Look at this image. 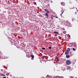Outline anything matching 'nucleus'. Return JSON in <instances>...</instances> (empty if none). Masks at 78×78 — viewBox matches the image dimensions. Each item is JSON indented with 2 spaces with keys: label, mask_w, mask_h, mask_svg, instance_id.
<instances>
[{
  "label": "nucleus",
  "mask_w": 78,
  "mask_h": 78,
  "mask_svg": "<svg viewBox=\"0 0 78 78\" xmlns=\"http://www.w3.org/2000/svg\"><path fill=\"white\" fill-rule=\"evenodd\" d=\"M1 76H6V75L3 74H1Z\"/></svg>",
  "instance_id": "nucleus-6"
},
{
  "label": "nucleus",
  "mask_w": 78,
  "mask_h": 78,
  "mask_svg": "<svg viewBox=\"0 0 78 78\" xmlns=\"http://www.w3.org/2000/svg\"><path fill=\"white\" fill-rule=\"evenodd\" d=\"M49 49H51V46H50L49 47Z\"/></svg>",
  "instance_id": "nucleus-16"
},
{
  "label": "nucleus",
  "mask_w": 78,
  "mask_h": 78,
  "mask_svg": "<svg viewBox=\"0 0 78 78\" xmlns=\"http://www.w3.org/2000/svg\"><path fill=\"white\" fill-rule=\"evenodd\" d=\"M6 75H7V76H9V73H7Z\"/></svg>",
  "instance_id": "nucleus-17"
},
{
  "label": "nucleus",
  "mask_w": 78,
  "mask_h": 78,
  "mask_svg": "<svg viewBox=\"0 0 78 78\" xmlns=\"http://www.w3.org/2000/svg\"><path fill=\"white\" fill-rule=\"evenodd\" d=\"M54 33H55V34H58L59 33L58 32L54 31L53 32Z\"/></svg>",
  "instance_id": "nucleus-10"
},
{
  "label": "nucleus",
  "mask_w": 78,
  "mask_h": 78,
  "mask_svg": "<svg viewBox=\"0 0 78 78\" xmlns=\"http://www.w3.org/2000/svg\"><path fill=\"white\" fill-rule=\"evenodd\" d=\"M64 10H63V9H62V10H61V12H62L61 15H62V14L64 13Z\"/></svg>",
  "instance_id": "nucleus-5"
},
{
  "label": "nucleus",
  "mask_w": 78,
  "mask_h": 78,
  "mask_svg": "<svg viewBox=\"0 0 78 78\" xmlns=\"http://www.w3.org/2000/svg\"><path fill=\"white\" fill-rule=\"evenodd\" d=\"M47 18H48V17H47Z\"/></svg>",
  "instance_id": "nucleus-25"
},
{
  "label": "nucleus",
  "mask_w": 78,
  "mask_h": 78,
  "mask_svg": "<svg viewBox=\"0 0 78 78\" xmlns=\"http://www.w3.org/2000/svg\"><path fill=\"white\" fill-rule=\"evenodd\" d=\"M73 51H75V50H76V49H75V48H73Z\"/></svg>",
  "instance_id": "nucleus-14"
},
{
  "label": "nucleus",
  "mask_w": 78,
  "mask_h": 78,
  "mask_svg": "<svg viewBox=\"0 0 78 78\" xmlns=\"http://www.w3.org/2000/svg\"><path fill=\"white\" fill-rule=\"evenodd\" d=\"M65 70H66V68H64L63 67H62V71H64Z\"/></svg>",
  "instance_id": "nucleus-4"
},
{
  "label": "nucleus",
  "mask_w": 78,
  "mask_h": 78,
  "mask_svg": "<svg viewBox=\"0 0 78 78\" xmlns=\"http://www.w3.org/2000/svg\"><path fill=\"white\" fill-rule=\"evenodd\" d=\"M42 49L43 50H45V48H42Z\"/></svg>",
  "instance_id": "nucleus-18"
},
{
  "label": "nucleus",
  "mask_w": 78,
  "mask_h": 78,
  "mask_svg": "<svg viewBox=\"0 0 78 78\" xmlns=\"http://www.w3.org/2000/svg\"><path fill=\"white\" fill-rule=\"evenodd\" d=\"M77 13H76V12H75V14H76Z\"/></svg>",
  "instance_id": "nucleus-23"
},
{
  "label": "nucleus",
  "mask_w": 78,
  "mask_h": 78,
  "mask_svg": "<svg viewBox=\"0 0 78 78\" xmlns=\"http://www.w3.org/2000/svg\"><path fill=\"white\" fill-rule=\"evenodd\" d=\"M31 57H32V58H31V59H33V60L34 59V55H31Z\"/></svg>",
  "instance_id": "nucleus-3"
},
{
  "label": "nucleus",
  "mask_w": 78,
  "mask_h": 78,
  "mask_svg": "<svg viewBox=\"0 0 78 78\" xmlns=\"http://www.w3.org/2000/svg\"><path fill=\"white\" fill-rule=\"evenodd\" d=\"M42 78H45L43 77Z\"/></svg>",
  "instance_id": "nucleus-30"
},
{
  "label": "nucleus",
  "mask_w": 78,
  "mask_h": 78,
  "mask_svg": "<svg viewBox=\"0 0 78 78\" xmlns=\"http://www.w3.org/2000/svg\"><path fill=\"white\" fill-rule=\"evenodd\" d=\"M44 57H45V56H44Z\"/></svg>",
  "instance_id": "nucleus-28"
},
{
  "label": "nucleus",
  "mask_w": 78,
  "mask_h": 78,
  "mask_svg": "<svg viewBox=\"0 0 78 78\" xmlns=\"http://www.w3.org/2000/svg\"><path fill=\"white\" fill-rule=\"evenodd\" d=\"M69 23H70L69 22Z\"/></svg>",
  "instance_id": "nucleus-29"
},
{
  "label": "nucleus",
  "mask_w": 78,
  "mask_h": 78,
  "mask_svg": "<svg viewBox=\"0 0 78 78\" xmlns=\"http://www.w3.org/2000/svg\"><path fill=\"white\" fill-rule=\"evenodd\" d=\"M75 44V45H76V44Z\"/></svg>",
  "instance_id": "nucleus-24"
},
{
  "label": "nucleus",
  "mask_w": 78,
  "mask_h": 78,
  "mask_svg": "<svg viewBox=\"0 0 78 78\" xmlns=\"http://www.w3.org/2000/svg\"><path fill=\"white\" fill-rule=\"evenodd\" d=\"M8 58H7L6 57V58H5L6 59H7Z\"/></svg>",
  "instance_id": "nucleus-26"
},
{
  "label": "nucleus",
  "mask_w": 78,
  "mask_h": 78,
  "mask_svg": "<svg viewBox=\"0 0 78 78\" xmlns=\"http://www.w3.org/2000/svg\"><path fill=\"white\" fill-rule=\"evenodd\" d=\"M66 58H70V55H66Z\"/></svg>",
  "instance_id": "nucleus-7"
},
{
  "label": "nucleus",
  "mask_w": 78,
  "mask_h": 78,
  "mask_svg": "<svg viewBox=\"0 0 78 78\" xmlns=\"http://www.w3.org/2000/svg\"><path fill=\"white\" fill-rule=\"evenodd\" d=\"M63 34H66V31H64L63 32Z\"/></svg>",
  "instance_id": "nucleus-15"
},
{
  "label": "nucleus",
  "mask_w": 78,
  "mask_h": 78,
  "mask_svg": "<svg viewBox=\"0 0 78 78\" xmlns=\"http://www.w3.org/2000/svg\"><path fill=\"white\" fill-rule=\"evenodd\" d=\"M2 59H5V58L3 57L2 58Z\"/></svg>",
  "instance_id": "nucleus-19"
},
{
  "label": "nucleus",
  "mask_w": 78,
  "mask_h": 78,
  "mask_svg": "<svg viewBox=\"0 0 78 78\" xmlns=\"http://www.w3.org/2000/svg\"><path fill=\"white\" fill-rule=\"evenodd\" d=\"M48 76V75H47V76Z\"/></svg>",
  "instance_id": "nucleus-27"
},
{
  "label": "nucleus",
  "mask_w": 78,
  "mask_h": 78,
  "mask_svg": "<svg viewBox=\"0 0 78 78\" xmlns=\"http://www.w3.org/2000/svg\"><path fill=\"white\" fill-rule=\"evenodd\" d=\"M65 54L66 55H68V54H69V51H66L65 52Z\"/></svg>",
  "instance_id": "nucleus-2"
},
{
  "label": "nucleus",
  "mask_w": 78,
  "mask_h": 78,
  "mask_svg": "<svg viewBox=\"0 0 78 78\" xmlns=\"http://www.w3.org/2000/svg\"><path fill=\"white\" fill-rule=\"evenodd\" d=\"M51 20H53V17L51 16Z\"/></svg>",
  "instance_id": "nucleus-20"
},
{
  "label": "nucleus",
  "mask_w": 78,
  "mask_h": 78,
  "mask_svg": "<svg viewBox=\"0 0 78 78\" xmlns=\"http://www.w3.org/2000/svg\"><path fill=\"white\" fill-rule=\"evenodd\" d=\"M61 4L63 6H64V3L63 2H62Z\"/></svg>",
  "instance_id": "nucleus-13"
},
{
  "label": "nucleus",
  "mask_w": 78,
  "mask_h": 78,
  "mask_svg": "<svg viewBox=\"0 0 78 78\" xmlns=\"http://www.w3.org/2000/svg\"><path fill=\"white\" fill-rule=\"evenodd\" d=\"M70 48H68L67 49L66 51H70Z\"/></svg>",
  "instance_id": "nucleus-9"
},
{
  "label": "nucleus",
  "mask_w": 78,
  "mask_h": 78,
  "mask_svg": "<svg viewBox=\"0 0 78 78\" xmlns=\"http://www.w3.org/2000/svg\"><path fill=\"white\" fill-rule=\"evenodd\" d=\"M42 58L43 59H44V56H43Z\"/></svg>",
  "instance_id": "nucleus-21"
},
{
  "label": "nucleus",
  "mask_w": 78,
  "mask_h": 78,
  "mask_svg": "<svg viewBox=\"0 0 78 78\" xmlns=\"http://www.w3.org/2000/svg\"><path fill=\"white\" fill-rule=\"evenodd\" d=\"M2 58V57L0 55V58Z\"/></svg>",
  "instance_id": "nucleus-22"
},
{
  "label": "nucleus",
  "mask_w": 78,
  "mask_h": 78,
  "mask_svg": "<svg viewBox=\"0 0 78 78\" xmlns=\"http://www.w3.org/2000/svg\"><path fill=\"white\" fill-rule=\"evenodd\" d=\"M70 66H67V70H69V69H70Z\"/></svg>",
  "instance_id": "nucleus-11"
},
{
  "label": "nucleus",
  "mask_w": 78,
  "mask_h": 78,
  "mask_svg": "<svg viewBox=\"0 0 78 78\" xmlns=\"http://www.w3.org/2000/svg\"><path fill=\"white\" fill-rule=\"evenodd\" d=\"M66 64L68 65H69L70 64H71V62L69 60H68L66 62Z\"/></svg>",
  "instance_id": "nucleus-1"
},
{
  "label": "nucleus",
  "mask_w": 78,
  "mask_h": 78,
  "mask_svg": "<svg viewBox=\"0 0 78 78\" xmlns=\"http://www.w3.org/2000/svg\"><path fill=\"white\" fill-rule=\"evenodd\" d=\"M45 16L46 17H48V14L47 13H46Z\"/></svg>",
  "instance_id": "nucleus-8"
},
{
  "label": "nucleus",
  "mask_w": 78,
  "mask_h": 78,
  "mask_svg": "<svg viewBox=\"0 0 78 78\" xmlns=\"http://www.w3.org/2000/svg\"><path fill=\"white\" fill-rule=\"evenodd\" d=\"M44 11H46V12H48V9H44Z\"/></svg>",
  "instance_id": "nucleus-12"
}]
</instances>
